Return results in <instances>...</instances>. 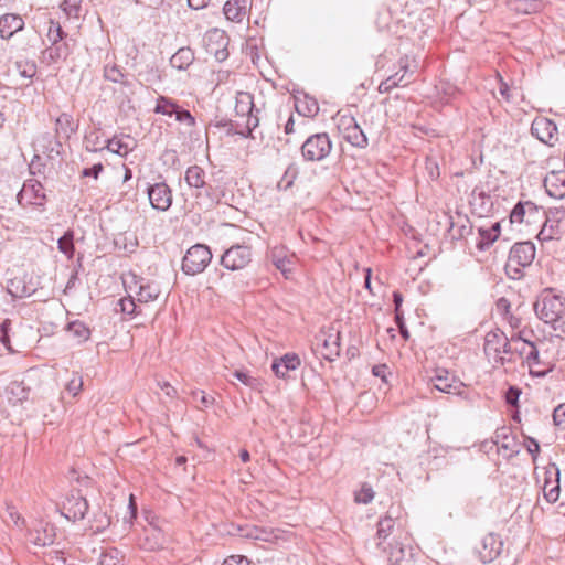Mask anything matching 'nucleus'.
I'll return each mask as SVG.
<instances>
[{
	"mask_svg": "<svg viewBox=\"0 0 565 565\" xmlns=\"http://www.w3.org/2000/svg\"><path fill=\"white\" fill-rule=\"evenodd\" d=\"M395 521L391 516L381 518L377 522V530L375 536L366 542V547L376 555L386 553L388 547L387 539L394 530Z\"/></svg>",
	"mask_w": 565,
	"mask_h": 565,
	"instance_id": "9d476101",
	"label": "nucleus"
},
{
	"mask_svg": "<svg viewBox=\"0 0 565 565\" xmlns=\"http://www.w3.org/2000/svg\"><path fill=\"white\" fill-rule=\"evenodd\" d=\"M104 76L107 81L113 83H120L124 78V73L117 65L105 66Z\"/></svg>",
	"mask_w": 565,
	"mask_h": 565,
	"instance_id": "09e8293b",
	"label": "nucleus"
},
{
	"mask_svg": "<svg viewBox=\"0 0 565 565\" xmlns=\"http://www.w3.org/2000/svg\"><path fill=\"white\" fill-rule=\"evenodd\" d=\"M373 498H374V491L367 484H363L362 488L358 492H355V502L356 503L367 504L373 500Z\"/></svg>",
	"mask_w": 565,
	"mask_h": 565,
	"instance_id": "de8ad7c7",
	"label": "nucleus"
},
{
	"mask_svg": "<svg viewBox=\"0 0 565 565\" xmlns=\"http://www.w3.org/2000/svg\"><path fill=\"white\" fill-rule=\"evenodd\" d=\"M254 111V99L252 94L238 92L236 95L235 113L237 116L245 118L246 115Z\"/></svg>",
	"mask_w": 565,
	"mask_h": 565,
	"instance_id": "72a5a7b5",
	"label": "nucleus"
},
{
	"mask_svg": "<svg viewBox=\"0 0 565 565\" xmlns=\"http://www.w3.org/2000/svg\"><path fill=\"white\" fill-rule=\"evenodd\" d=\"M398 66H399V70L395 74L388 76L387 78L390 81H393L394 83H396L395 87H405L408 84H411L412 82H414L415 70H412L409 67L407 56L402 57L398 61Z\"/></svg>",
	"mask_w": 565,
	"mask_h": 565,
	"instance_id": "b1692460",
	"label": "nucleus"
},
{
	"mask_svg": "<svg viewBox=\"0 0 565 565\" xmlns=\"http://www.w3.org/2000/svg\"><path fill=\"white\" fill-rule=\"evenodd\" d=\"M516 88H511L501 77L499 78V94L507 100H514Z\"/></svg>",
	"mask_w": 565,
	"mask_h": 565,
	"instance_id": "864d4df0",
	"label": "nucleus"
},
{
	"mask_svg": "<svg viewBox=\"0 0 565 565\" xmlns=\"http://www.w3.org/2000/svg\"><path fill=\"white\" fill-rule=\"evenodd\" d=\"M222 565H253V563L245 556L232 555L228 556Z\"/></svg>",
	"mask_w": 565,
	"mask_h": 565,
	"instance_id": "e2e57ef3",
	"label": "nucleus"
},
{
	"mask_svg": "<svg viewBox=\"0 0 565 565\" xmlns=\"http://www.w3.org/2000/svg\"><path fill=\"white\" fill-rule=\"evenodd\" d=\"M11 327V321L9 319H6L2 323H0V342L7 347V349L11 350L10 348V338H9V330Z\"/></svg>",
	"mask_w": 565,
	"mask_h": 565,
	"instance_id": "4d7b16f0",
	"label": "nucleus"
},
{
	"mask_svg": "<svg viewBox=\"0 0 565 565\" xmlns=\"http://www.w3.org/2000/svg\"><path fill=\"white\" fill-rule=\"evenodd\" d=\"M15 67L18 70L19 75L22 78L31 81L34 75L36 74V66L34 63H24V62H17Z\"/></svg>",
	"mask_w": 565,
	"mask_h": 565,
	"instance_id": "c03bdc74",
	"label": "nucleus"
},
{
	"mask_svg": "<svg viewBox=\"0 0 565 565\" xmlns=\"http://www.w3.org/2000/svg\"><path fill=\"white\" fill-rule=\"evenodd\" d=\"M503 550V541L498 534L489 533L481 541V547L478 548L480 559L483 563H491Z\"/></svg>",
	"mask_w": 565,
	"mask_h": 565,
	"instance_id": "f3484780",
	"label": "nucleus"
},
{
	"mask_svg": "<svg viewBox=\"0 0 565 565\" xmlns=\"http://www.w3.org/2000/svg\"><path fill=\"white\" fill-rule=\"evenodd\" d=\"M82 386H83V381L81 377H73L72 380H70V382L67 383L66 385V391L72 395V396H77L78 393L82 391Z\"/></svg>",
	"mask_w": 565,
	"mask_h": 565,
	"instance_id": "052dcab7",
	"label": "nucleus"
},
{
	"mask_svg": "<svg viewBox=\"0 0 565 565\" xmlns=\"http://www.w3.org/2000/svg\"><path fill=\"white\" fill-rule=\"evenodd\" d=\"M246 124H245V129L242 130V129H238L236 128L235 129V134L237 135H241L243 137H252V131L258 127L259 125V118L257 115L254 114V111H252L250 114L246 115Z\"/></svg>",
	"mask_w": 565,
	"mask_h": 565,
	"instance_id": "79ce46f5",
	"label": "nucleus"
},
{
	"mask_svg": "<svg viewBox=\"0 0 565 565\" xmlns=\"http://www.w3.org/2000/svg\"><path fill=\"white\" fill-rule=\"evenodd\" d=\"M233 376L249 387H254L257 384V380L255 377L250 376L248 373L242 370H235L233 372Z\"/></svg>",
	"mask_w": 565,
	"mask_h": 565,
	"instance_id": "6e6d98bb",
	"label": "nucleus"
},
{
	"mask_svg": "<svg viewBox=\"0 0 565 565\" xmlns=\"http://www.w3.org/2000/svg\"><path fill=\"white\" fill-rule=\"evenodd\" d=\"M128 290L136 295L138 302L148 303L158 299L161 294L160 286L156 281L147 280L137 275H130L124 281Z\"/></svg>",
	"mask_w": 565,
	"mask_h": 565,
	"instance_id": "0eeeda50",
	"label": "nucleus"
},
{
	"mask_svg": "<svg viewBox=\"0 0 565 565\" xmlns=\"http://www.w3.org/2000/svg\"><path fill=\"white\" fill-rule=\"evenodd\" d=\"M17 199L21 206L34 205L43 207L46 202L43 185L35 179H29L23 183Z\"/></svg>",
	"mask_w": 565,
	"mask_h": 565,
	"instance_id": "1a4fd4ad",
	"label": "nucleus"
},
{
	"mask_svg": "<svg viewBox=\"0 0 565 565\" xmlns=\"http://www.w3.org/2000/svg\"><path fill=\"white\" fill-rule=\"evenodd\" d=\"M531 134L548 147H554L558 141L557 126L546 117L534 118L531 125Z\"/></svg>",
	"mask_w": 565,
	"mask_h": 565,
	"instance_id": "9b49d317",
	"label": "nucleus"
},
{
	"mask_svg": "<svg viewBox=\"0 0 565 565\" xmlns=\"http://www.w3.org/2000/svg\"><path fill=\"white\" fill-rule=\"evenodd\" d=\"M297 174H298V168L295 164H290L286 169L281 180L278 182V188L288 190L294 184V181L297 178Z\"/></svg>",
	"mask_w": 565,
	"mask_h": 565,
	"instance_id": "37998d69",
	"label": "nucleus"
},
{
	"mask_svg": "<svg viewBox=\"0 0 565 565\" xmlns=\"http://www.w3.org/2000/svg\"><path fill=\"white\" fill-rule=\"evenodd\" d=\"M257 529L258 526L256 525H244V526H239L238 527V531H239V535L242 537H245V539H249V540H257Z\"/></svg>",
	"mask_w": 565,
	"mask_h": 565,
	"instance_id": "680f3d73",
	"label": "nucleus"
},
{
	"mask_svg": "<svg viewBox=\"0 0 565 565\" xmlns=\"http://www.w3.org/2000/svg\"><path fill=\"white\" fill-rule=\"evenodd\" d=\"M510 341V350L504 352L505 354L518 353L522 355L526 352L529 347V341L522 340L521 338H512Z\"/></svg>",
	"mask_w": 565,
	"mask_h": 565,
	"instance_id": "49530a36",
	"label": "nucleus"
},
{
	"mask_svg": "<svg viewBox=\"0 0 565 565\" xmlns=\"http://www.w3.org/2000/svg\"><path fill=\"white\" fill-rule=\"evenodd\" d=\"M534 213H537V207L534 203L530 201L518 202L510 213L509 222L510 224H521L524 222L526 214Z\"/></svg>",
	"mask_w": 565,
	"mask_h": 565,
	"instance_id": "7c9ffc66",
	"label": "nucleus"
},
{
	"mask_svg": "<svg viewBox=\"0 0 565 565\" xmlns=\"http://www.w3.org/2000/svg\"><path fill=\"white\" fill-rule=\"evenodd\" d=\"M435 388L443 393L460 395L465 384L446 369H436L430 377Z\"/></svg>",
	"mask_w": 565,
	"mask_h": 565,
	"instance_id": "ddd939ff",
	"label": "nucleus"
},
{
	"mask_svg": "<svg viewBox=\"0 0 565 565\" xmlns=\"http://www.w3.org/2000/svg\"><path fill=\"white\" fill-rule=\"evenodd\" d=\"M495 440L494 444L499 445L501 444V447L504 449H509L511 446L512 439L508 435V429L505 427L498 429L495 431Z\"/></svg>",
	"mask_w": 565,
	"mask_h": 565,
	"instance_id": "603ef678",
	"label": "nucleus"
},
{
	"mask_svg": "<svg viewBox=\"0 0 565 565\" xmlns=\"http://www.w3.org/2000/svg\"><path fill=\"white\" fill-rule=\"evenodd\" d=\"M535 258V246L531 242L515 243L508 256L505 273L511 279H521L523 268L530 266Z\"/></svg>",
	"mask_w": 565,
	"mask_h": 565,
	"instance_id": "f257e3e1",
	"label": "nucleus"
},
{
	"mask_svg": "<svg viewBox=\"0 0 565 565\" xmlns=\"http://www.w3.org/2000/svg\"><path fill=\"white\" fill-rule=\"evenodd\" d=\"M72 53V47L68 40L63 42L51 44L49 47L42 51V61L46 64H54L58 61H65Z\"/></svg>",
	"mask_w": 565,
	"mask_h": 565,
	"instance_id": "412c9836",
	"label": "nucleus"
},
{
	"mask_svg": "<svg viewBox=\"0 0 565 565\" xmlns=\"http://www.w3.org/2000/svg\"><path fill=\"white\" fill-rule=\"evenodd\" d=\"M334 119L340 135L347 142L358 148L367 146V138L352 115L338 113Z\"/></svg>",
	"mask_w": 565,
	"mask_h": 565,
	"instance_id": "423d86ee",
	"label": "nucleus"
},
{
	"mask_svg": "<svg viewBox=\"0 0 565 565\" xmlns=\"http://www.w3.org/2000/svg\"><path fill=\"white\" fill-rule=\"evenodd\" d=\"M332 150V142L326 132L308 137L301 146V154L306 161H322Z\"/></svg>",
	"mask_w": 565,
	"mask_h": 565,
	"instance_id": "39448f33",
	"label": "nucleus"
},
{
	"mask_svg": "<svg viewBox=\"0 0 565 565\" xmlns=\"http://www.w3.org/2000/svg\"><path fill=\"white\" fill-rule=\"evenodd\" d=\"M77 130L71 114L62 113L55 120V135L62 140H68Z\"/></svg>",
	"mask_w": 565,
	"mask_h": 565,
	"instance_id": "a878e982",
	"label": "nucleus"
},
{
	"mask_svg": "<svg viewBox=\"0 0 565 565\" xmlns=\"http://www.w3.org/2000/svg\"><path fill=\"white\" fill-rule=\"evenodd\" d=\"M149 202L154 210L166 212L172 204V191L166 182H158L147 188Z\"/></svg>",
	"mask_w": 565,
	"mask_h": 565,
	"instance_id": "4468645a",
	"label": "nucleus"
},
{
	"mask_svg": "<svg viewBox=\"0 0 565 565\" xmlns=\"http://www.w3.org/2000/svg\"><path fill=\"white\" fill-rule=\"evenodd\" d=\"M297 110L299 114H302L305 116H315L319 110V106L315 99H309L308 102H306L305 110H301L298 107H297Z\"/></svg>",
	"mask_w": 565,
	"mask_h": 565,
	"instance_id": "0e129e2a",
	"label": "nucleus"
},
{
	"mask_svg": "<svg viewBox=\"0 0 565 565\" xmlns=\"http://www.w3.org/2000/svg\"><path fill=\"white\" fill-rule=\"evenodd\" d=\"M212 259V253L206 245L195 244L191 246L182 259V271L194 276L202 273Z\"/></svg>",
	"mask_w": 565,
	"mask_h": 565,
	"instance_id": "20e7f679",
	"label": "nucleus"
},
{
	"mask_svg": "<svg viewBox=\"0 0 565 565\" xmlns=\"http://www.w3.org/2000/svg\"><path fill=\"white\" fill-rule=\"evenodd\" d=\"M381 556L387 558L392 565H409L412 562V551L406 548L399 542L388 543L386 553H381Z\"/></svg>",
	"mask_w": 565,
	"mask_h": 565,
	"instance_id": "aec40b11",
	"label": "nucleus"
},
{
	"mask_svg": "<svg viewBox=\"0 0 565 565\" xmlns=\"http://www.w3.org/2000/svg\"><path fill=\"white\" fill-rule=\"evenodd\" d=\"M164 537L160 530L150 527L145 531V537L140 540L139 545L147 551H154L162 547Z\"/></svg>",
	"mask_w": 565,
	"mask_h": 565,
	"instance_id": "c756f323",
	"label": "nucleus"
},
{
	"mask_svg": "<svg viewBox=\"0 0 565 565\" xmlns=\"http://www.w3.org/2000/svg\"><path fill=\"white\" fill-rule=\"evenodd\" d=\"M119 305H120V309L124 313H127V315H136L137 311V305L135 303V298L134 297H129V298H124V299H120L119 300Z\"/></svg>",
	"mask_w": 565,
	"mask_h": 565,
	"instance_id": "13d9d810",
	"label": "nucleus"
},
{
	"mask_svg": "<svg viewBox=\"0 0 565 565\" xmlns=\"http://www.w3.org/2000/svg\"><path fill=\"white\" fill-rule=\"evenodd\" d=\"M205 178V171L196 164L189 167L184 175V180L189 188L195 190L194 196L198 200H205L211 206L218 203L220 199L217 198L214 188L206 182Z\"/></svg>",
	"mask_w": 565,
	"mask_h": 565,
	"instance_id": "7ed1b4c3",
	"label": "nucleus"
},
{
	"mask_svg": "<svg viewBox=\"0 0 565 565\" xmlns=\"http://www.w3.org/2000/svg\"><path fill=\"white\" fill-rule=\"evenodd\" d=\"M520 390L515 386L509 387L505 393V401L509 405H515L519 401Z\"/></svg>",
	"mask_w": 565,
	"mask_h": 565,
	"instance_id": "69168bd1",
	"label": "nucleus"
},
{
	"mask_svg": "<svg viewBox=\"0 0 565 565\" xmlns=\"http://www.w3.org/2000/svg\"><path fill=\"white\" fill-rule=\"evenodd\" d=\"M248 0H228L223 11L227 20L242 22L247 14Z\"/></svg>",
	"mask_w": 565,
	"mask_h": 565,
	"instance_id": "393cba45",
	"label": "nucleus"
},
{
	"mask_svg": "<svg viewBox=\"0 0 565 565\" xmlns=\"http://www.w3.org/2000/svg\"><path fill=\"white\" fill-rule=\"evenodd\" d=\"M175 119L179 122L185 124L189 127L195 126V118L191 115V113L186 109H183L179 106L175 113Z\"/></svg>",
	"mask_w": 565,
	"mask_h": 565,
	"instance_id": "8fccbe9b",
	"label": "nucleus"
},
{
	"mask_svg": "<svg viewBox=\"0 0 565 565\" xmlns=\"http://www.w3.org/2000/svg\"><path fill=\"white\" fill-rule=\"evenodd\" d=\"M526 448L527 451L531 454L533 460L535 461L537 454L540 452V445L536 439L532 437L526 438Z\"/></svg>",
	"mask_w": 565,
	"mask_h": 565,
	"instance_id": "338daca9",
	"label": "nucleus"
},
{
	"mask_svg": "<svg viewBox=\"0 0 565 565\" xmlns=\"http://www.w3.org/2000/svg\"><path fill=\"white\" fill-rule=\"evenodd\" d=\"M8 402L15 406L26 401L29 397V390L21 382H12L6 388Z\"/></svg>",
	"mask_w": 565,
	"mask_h": 565,
	"instance_id": "2f4dec72",
	"label": "nucleus"
},
{
	"mask_svg": "<svg viewBox=\"0 0 565 565\" xmlns=\"http://www.w3.org/2000/svg\"><path fill=\"white\" fill-rule=\"evenodd\" d=\"M68 332L77 339L78 342H83L89 338V329L81 321H73L68 323Z\"/></svg>",
	"mask_w": 565,
	"mask_h": 565,
	"instance_id": "ea45409f",
	"label": "nucleus"
},
{
	"mask_svg": "<svg viewBox=\"0 0 565 565\" xmlns=\"http://www.w3.org/2000/svg\"><path fill=\"white\" fill-rule=\"evenodd\" d=\"M564 234V228L561 217L547 216L541 231L537 234V239L541 243L558 241Z\"/></svg>",
	"mask_w": 565,
	"mask_h": 565,
	"instance_id": "a211bd4d",
	"label": "nucleus"
},
{
	"mask_svg": "<svg viewBox=\"0 0 565 565\" xmlns=\"http://www.w3.org/2000/svg\"><path fill=\"white\" fill-rule=\"evenodd\" d=\"M82 0H64L62 3L63 11L68 15H77Z\"/></svg>",
	"mask_w": 565,
	"mask_h": 565,
	"instance_id": "5fc2aeb1",
	"label": "nucleus"
},
{
	"mask_svg": "<svg viewBox=\"0 0 565 565\" xmlns=\"http://www.w3.org/2000/svg\"><path fill=\"white\" fill-rule=\"evenodd\" d=\"M194 61V53L190 47L179 49L170 58L172 67L183 71L186 70Z\"/></svg>",
	"mask_w": 565,
	"mask_h": 565,
	"instance_id": "473e14b6",
	"label": "nucleus"
},
{
	"mask_svg": "<svg viewBox=\"0 0 565 565\" xmlns=\"http://www.w3.org/2000/svg\"><path fill=\"white\" fill-rule=\"evenodd\" d=\"M85 147L87 151L97 152L106 149V145L103 146L99 136L92 132L85 137Z\"/></svg>",
	"mask_w": 565,
	"mask_h": 565,
	"instance_id": "a18cd8bd",
	"label": "nucleus"
},
{
	"mask_svg": "<svg viewBox=\"0 0 565 565\" xmlns=\"http://www.w3.org/2000/svg\"><path fill=\"white\" fill-rule=\"evenodd\" d=\"M106 149L113 153L125 157L131 151L132 148L121 138L114 137L106 141Z\"/></svg>",
	"mask_w": 565,
	"mask_h": 565,
	"instance_id": "4c0bfd02",
	"label": "nucleus"
},
{
	"mask_svg": "<svg viewBox=\"0 0 565 565\" xmlns=\"http://www.w3.org/2000/svg\"><path fill=\"white\" fill-rule=\"evenodd\" d=\"M478 232L480 239L477 242L476 246L480 250L488 249L498 239L489 228L479 227Z\"/></svg>",
	"mask_w": 565,
	"mask_h": 565,
	"instance_id": "a19ab883",
	"label": "nucleus"
},
{
	"mask_svg": "<svg viewBox=\"0 0 565 565\" xmlns=\"http://www.w3.org/2000/svg\"><path fill=\"white\" fill-rule=\"evenodd\" d=\"M46 36H47V41L50 42V44H56V43L63 42L65 40H68L67 34L63 31L60 23L54 22V21L50 22V26H49Z\"/></svg>",
	"mask_w": 565,
	"mask_h": 565,
	"instance_id": "58836bf2",
	"label": "nucleus"
},
{
	"mask_svg": "<svg viewBox=\"0 0 565 565\" xmlns=\"http://www.w3.org/2000/svg\"><path fill=\"white\" fill-rule=\"evenodd\" d=\"M252 248L247 245L235 244L221 256V265L232 271L244 269L252 262Z\"/></svg>",
	"mask_w": 565,
	"mask_h": 565,
	"instance_id": "6e6552de",
	"label": "nucleus"
},
{
	"mask_svg": "<svg viewBox=\"0 0 565 565\" xmlns=\"http://www.w3.org/2000/svg\"><path fill=\"white\" fill-rule=\"evenodd\" d=\"M525 353L530 366L540 364L539 351L533 342H529V347Z\"/></svg>",
	"mask_w": 565,
	"mask_h": 565,
	"instance_id": "bf43d9fd",
	"label": "nucleus"
},
{
	"mask_svg": "<svg viewBox=\"0 0 565 565\" xmlns=\"http://www.w3.org/2000/svg\"><path fill=\"white\" fill-rule=\"evenodd\" d=\"M300 366V358L296 353H286L280 359L274 360L271 370L276 376L285 379L288 371H295Z\"/></svg>",
	"mask_w": 565,
	"mask_h": 565,
	"instance_id": "4be33fe9",
	"label": "nucleus"
},
{
	"mask_svg": "<svg viewBox=\"0 0 565 565\" xmlns=\"http://www.w3.org/2000/svg\"><path fill=\"white\" fill-rule=\"evenodd\" d=\"M35 287L32 285H29L25 280V277H15L11 280H9L8 284V292L13 298H25L30 297L35 292Z\"/></svg>",
	"mask_w": 565,
	"mask_h": 565,
	"instance_id": "c85d7f7f",
	"label": "nucleus"
},
{
	"mask_svg": "<svg viewBox=\"0 0 565 565\" xmlns=\"http://www.w3.org/2000/svg\"><path fill=\"white\" fill-rule=\"evenodd\" d=\"M554 425L561 429H565V403L559 404L553 412Z\"/></svg>",
	"mask_w": 565,
	"mask_h": 565,
	"instance_id": "3c124183",
	"label": "nucleus"
},
{
	"mask_svg": "<svg viewBox=\"0 0 565 565\" xmlns=\"http://www.w3.org/2000/svg\"><path fill=\"white\" fill-rule=\"evenodd\" d=\"M270 260L275 267L286 277L292 270L295 264L294 256H289L284 248L275 247L270 253Z\"/></svg>",
	"mask_w": 565,
	"mask_h": 565,
	"instance_id": "bb28decb",
	"label": "nucleus"
},
{
	"mask_svg": "<svg viewBox=\"0 0 565 565\" xmlns=\"http://www.w3.org/2000/svg\"><path fill=\"white\" fill-rule=\"evenodd\" d=\"M56 529L53 524L38 521L29 531V541L36 546H47L54 543Z\"/></svg>",
	"mask_w": 565,
	"mask_h": 565,
	"instance_id": "dca6fc26",
	"label": "nucleus"
},
{
	"mask_svg": "<svg viewBox=\"0 0 565 565\" xmlns=\"http://www.w3.org/2000/svg\"><path fill=\"white\" fill-rule=\"evenodd\" d=\"M340 335L337 334H329L323 339V348L327 350L326 353H323L324 358L329 361H333L335 356H339L340 353Z\"/></svg>",
	"mask_w": 565,
	"mask_h": 565,
	"instance_id": "c9c22d12",
	"label": "nucleus"
},
{
	"mask_svg": "<svg viewBox=\"0 0 565 565\" xmlns=\"http://www.w3.org/2000/svg\"><path fill=\"white\" fill-rule=\"evenodd\" d=\"M547 194L555 199L565 196V171H551L544 178Z\"/></svg>",
	"mask_w": 565,
	"mask_h": 565,
	"instance_id": "6ab92c4d",
	"label": "nucleus"
},
{
	"mask_svg": "<svg viewBox=\"0 0 565 565\" xmlns=\"http://www.w3.org/2000/svg\"><path fill=\"white\" fill-rule=\"evenodd\" d=\"M534 310L540 320L551 323L557 330L565 306L559 296L546 292L534 303Z\"/></svg>",
	"mask_w": 565,
	"mask_h": 565,
	"instance_id": "f03ea898",
	"label": "nucleus"
},
{
	"mask_svg": "<svg viewBox=\"0 0 565 565\" xmlns=\"http://www.w3.org/2000/svg\"><path fill=\"white\" fill-rule=\"evenodd\" d=\"M178 108L179 105L173 99L166 96H159L154 107V113L164 116H172L175 115Z\"/></svg>",
	"mask_w": 565,
	"mask_h": 565,
	"instance_id": "e433bc0d",
	"label": "nucleus"
},
{
	"mask_svg": "<svg viewBox=\"0 0 565 565\" xmlns=\"http://www.w3.org/2000/svg\"><path fill=\"white\" fill-rule=\"evenodd\" d=\"M484 350L492 351L495 354L508 352L510 350V341L502 332H489L486 335Z\"/></svg>",
	"mask_w": 565,
	"mask_h": 565,
	"instance_id": "cd10ccee",
	"label": "nucleus"
},
{
	"mask_svg": "<svg viewBox=\"0 0 565 565\" xmlns=\"http://www.w3.org/2000/svg\"><path fill=\"white\" fill-rule=\"evenodd\" d=\"M88 511V502L79 490H72L63 503V515L71 521L83 520Z\"/></svg>",
	"mask_w": 565,
	"mask_h": 565,
	"instance_id": "f8f14e48",
	"label": "nucleus"
},
{
	"mask_svg": "<svg viewBox=\"0 0 565 565\" xmlns=\"http://www.w3.org/2000/svg\"><path fill=\"white\" fill-rule=\"evenodd\" d=\"M117 554V551L102 554L100 565H116V562L118 559Z\"/></svg>",
	"mask_w": 565,
	"mask_h": 565,
	"instance_id": "774afa93",
	"label": "nucleus"
},
{
	"mask_svg": "<svg viewBox=\"0 0 565 565\" xmlns=\"http://www.w3.org/2000/svg\"><path fill=\"white\" fill-rule=\"evenodd\" d=\"M24 28L23 19L14 13H6L0 18V36L10 39L14 33Z\"/></svg>",
	"mask_w": 565,
	"mask_h": 565,
	"instance_id": "5701e85b",
	"label": "nucleus"
},
{
	"mask_svg": "<svg viewBox=\"0 0 565 565\" xmlns=\"http://www.w3.org/2000/svg\"><path fill=\"white\" fill-rule=\"evenodd\" d=\"M33 147L36 152H41L50 159H54L63 152L62 139L57 138L56 135H51L50 132L40 134L34 139Z\"/></svg>",
	"mask_w": 565,
	"mask_h": 565,
	"instance_id": "2eb2a0df",
	"label": "nucleus"
},
{
	"mask_svg": "<svg viewBox=\"0 0 565 565\" xmlns=\"http://www.w3.org/2000/svg\"><path fill=\"white\" fill-rule=\"evenodd\" d=\"M57 248L68 259L73 258L74 253H75V246H74V232L72 230L66 231L64 233V235L58 238Z\"/></svg>",
	"mask_w": 565,
	"mask_h": 565,
	"instance_id": "f704fd0d",
	"label": "nucleus"
}]
</instances>
